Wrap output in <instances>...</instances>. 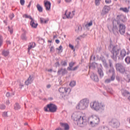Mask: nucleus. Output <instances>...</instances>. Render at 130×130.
<instances>
[{
    "mask_svg": "<svg viewBox=\"0 0 130 130\" xmlns=\"http://www.w3.org/2000/svg\"><path fill=\"white\" fill-rule=\"evenodd\" d=\"M71 14H72V13L71 12H69L68 15H67V17L63 16L62 19H63L64 20L66 19H69V18H71V19H72L73 17H71Z\"/></svg>",
    "mask_w": 130,
    "mask_h": 130,
    "instance_id": "2f4dec72",
    "label": "nucleus"
},
{
    "mask_svg": "<svg viewBox=\"0 0 130 130\" xmlns=\"http://www.w3.org/2000/svg\"><path fill=\"white\" fill-rule=\"evenodd\" d=\"M44 110L46 112H56L57 106L54 104L50 103L44 107Z\"/></svg>",
    "mask_w": 130,
    "mask_h": 130,
    "instance_id": "0eeeda50",
    "label": "nucleus"
},
{
    "mask_svg": "<svg viewBox=\"0 0 130 130\" xmlns=\"http://www.w3.org/2000/svg\"><path fill=\"white\" fill-rule=\"evenodd\" d=\"M69 67L67 68V71H72L73 69L72 68L75 66V62H71L69 63Z\"/></svg>",
    "mask_w": 130,
    "mask_h": 130,
    "instance_id": "412c9836",
    "label": "nucleus"
},
{
    "mask_svg": "<svg viewBox=\"0 0 130 130\" xmlns=\"http://www.w3.org/2000/svg\"><path fill=\"white\" fill-rule=\"evenodd\" d=\"M45 20V19H44V18L40 17V21L41 24H43Z\"/></svg>",
    "mask_w": 130,
    "mask_h": 130,
    "instance_id": "37998d69",
    "label": "nucleus"
},
{
    "mask_svg": "<svg viewBox=\"0 0 130 130\" xmlns=\"http://www.w3.org/2000/svg\"><path fill=\"white\" fill-rule=\"evenodd\" d=\"M60 65L62 67H67L68 66V60H61L60 61Z\"/></svg>",
    "mask_w": 130,
    "mask_h": 130,
    "instance_id": "b1692460",
    "label": "nucleus"
},
{
    "mask_svg": "<svg viewBox=\"0 0 130 130\" xmlns=\"http://www.w3.org/2000/svg\"><path fill=\"white\" fill-rule=\"evenodd\" d=\"M105 3L107 5H109V4H111V0H105Z\"/></svg>",
    "mask_w": 130,
    "mask_h": 130,
    "instance_id": "49530a36",
    "label": "nucleus"
},
{
    "mask_svg": "<svg viewBox=\"0 0 130 130\" xmlns=\"http://www.w3.org/2000/svg\"><path fill=\"white\" fill-rule=\"evenodd\" d=\"M3 36H2L1 35H0V47H2V45H3Z\"/></svg>",
    "mask_w": 130,
    "mask_h": 130,
    "instance_id": "4c0bfd02",
    "label": "nucleus"
},
{
    "mask_svg": "<svg viewBox=\"0 0 130 130\" xmlns=\"http://www.w3.org/2000/svg\"><path fill=\"white\" fill-rule=\"evenodd\" d=\"M116 80H117V81H118V82H119L120 81V78L119 77V76H116Z\"/></svg>",
    "mask_w": 130,
    "mask_h": 130,
    "instance_id": "680f3d73",
    "label": "nucleus"
},
{
    "mask_svg": "<svg viewBox=\"0 0 130 130\" xmlns=\"http://www.w3.org/2000/svg\"><path fill=\"white\" fill-rule=\"evenodd\" d=\"M35 46H33V45H30V46H28V49L31 50V48H33V47H35V45H36V44H35V43H34Z\"/></svg>",
    "mask_w": 130,
    "mask_h": 130,
    "instance_id": "09e8293b",
    "label": "nucleus"
},
{
    "mask_svg": "<svg viewBox=\"0 0 130 130\" xmlns=\"http://www.w3.org/2000/svg\"><path fill=\"white\" fill-rule=\"evenodd\" d=\"M14 17H15V15L14 14V13H12V14L10 16V20H13V18H14Z\"/></svg>",
    "mask_w": 130,
    "mask_h": 130,
    "instance_id": "5fc2aeb1",
    "label": "nucleus"
},
{
    "mask_svg": "<svg viewBox=\"0 0 130 130\" xmlns=\"http://www.w3.org/2000/svg\"><path fill=\"white\" fill-rule=\"evenodd\" d=\"M20 3L21 6H24L25 5V0H20Z\"/></svg>",
    "mask_w": 130,
    "mask_h": 130,
    "instance_id": "8fccbe9b",
    "label": "nucleus"
},
{
    "mask_svg": "<svg viewBox=\"0 0 130 130\" xmlns=\"http://www.w3.org/2000/svg\"><path fill=\"white\" fill-rule=\"evenodd\" d=\"M105 89H106V90H107V91L108 93H110V94H112V92H113L112 88H111L109 87H105Z\"/></svg>",
    "mask_w": 130,
    "mask_h": 130,
    "instance_id": "a878e982",
    "label": "nucleus"
},
{
    "mask_svg": "<svg viewBox=\"0 0 130 130\" xmlns=\"http://www.w3.org/2000/svg\"><path fill=\"white\" fill-rule=\"evenodd\" d=\"M20 108H21V107L20 106V105H19V104H18V103H16L15 105H14V109L15 110H18V109H20Z\"/></svg>",
    "mask_w": 130,
    "mask_h": 130,
    "instance_id": "cd10ccee",
    "label": "nucleus"
},
{
    "mask_svg": "<svg viewBox=\"0 0 130 130\" xmlns=\"http://www.w3.org/2000/svg\"><path fill=\"white\" fill-rule=\"evenodd\" d=\"M112 53L111 56V58L115 62L117 61V56L120 52V56H118V59H123V58L125 55H126V51L124 50H122L120 51V49L118 47V45L114 46L112 48V50L110 51Z\"/></svg>",
    "mask_w": 130,
    "mask_h": 130,
    "instance_id": "f03ea898",
    "label": "nucleus"
},
{
    "mask_svg": "<svg viewBox=\"0 0 130 130\" xmlns=\"http://www.w3.org/2000/svg\"><path fill=\"white\" fill-rule=\"evenodd\" d=\"M88 106H89V100L84 99L83 100L80 101V102L77 105L76 109L84 110L88 108Z\"/></svg>",
    "mask_w": 130,
    "mask_h": 130,
    "instance_id": "423d86ee",
    "label": "nucleus"
},
{
    "mask_svg": "<svg viewBox=\"0 0 130 130\" xmlns=\"http://www.w3.org/2000/svg\"><path fill=\"white\" fill-rule=\"evenodd\" d=\"M120 11H122L124 13H128V10L127 9V8H120Z\"/></svg>",
    "mask_w": 130,
    "mask_h": 130,
    "instance_id": "c756f323",
    "label": "nucleus"
},
{
    "mask_svg": "<svg viewBox=\"0 0 130 130\" xmlns=\"http://www.w3.org/2000/svg\"><path fill=\"white\" fill-rule=\"evenodd\" d=\"M67 74H68V71L66 68H61V69L58 70V71H57L58 76H59L60 75H62V76H64V75H67Z\"/></svg>",
    "mask_w": 130,
    "mask_h": 130,
    "instance_id": "f8f14e48",
    "label": "nucleus"
},
{
    "mask_svg": "<svg viewBox=\"0 0 130 130\" xmlns=\"http://www.w3.org/2000/svg\"><path fill=\"white\" fill-rule=\"evenodd\" d=\"M111 82V80L110 79H107L105 80V83H107L108 84L110 83Z\"/></svg>",
    "mask_w": 130,
    "mask_h": 130,
    "instance_id": "864d4df0",
    "label": "nucleus"
},
{
    "mask_svg": "<svg viewBox=\"0 0 130 130\" xmlns=\"http://www.w3.org/2000/svg\"><path fill=\"white\" fill-rule=\"evenodd\" d=\"M39 42L41 44H43L45 42V40L44 39H42V38H39Z\"/></svg>",
    "mask_w": 130,
    "mask_h": 130,
    "instance_id": "72a5a7b5",
    "label": "nucleus"
},
{
    "mask_svg": "<svg viewBox=\"0 0 130 130\" xmlns=\"http://www.w3.org/2000/svg\"><path fill=\"white\" fill-rule=\"evenodd\" d=\"M55 130H63V128H60V127H58L56 128Z\"/></svg>",
    "mask_w": 130,
    "mask_h": 130,
    "instance_id": "774afa93",
    "label": "nucleus"
},
{
    "mask_svg": "<svg viewBox=\"0 0 130 130\" xmlns=\"http://www.w3.org/2000/svg\"><path fill=\"white\" fill-rule=\"evenodd\" d=\"M100 2H101V0H95V5L96 6H98L100 5Z\"/></svg>",
    "mask_w": 130,
    "mask_h": 130,
    "instance_id": "e433bc0d",
    "label": "nucleus"
},
{
    "mask_svg": "<svg viewBox=\"0 0 130 130\" xmlns=\"http://www.w3.org/2000/svg\"><path fill=\"white\" fill-rule=\"evenodd\" d=\"M56 68H57V67H59L60 66V64L59 63V61H57L55 63Z\"/></svg>",
    "mask_w": 130,
    "mask_h": 130,
    "instance_id": "3c124183",
    "label": "nucleus"
},
{
    "mask_svg": "<svg viewBox=\"0 0 130 130\" xmlns=\"http://www.w3.org/2000/svg\"><path fill=\"white\" fill-rule=\"evenodd\" d=\"M125 62H126V63H130V57L127 56L125 58Z\"/></svg>",
    "mask_w": 130,
    "mask_h": 130,
    "instance_id": "c9c22d12",
    "label": "nucleus"
},
{
    "mask_svg": "<svg viewBox=\"0 0 130 130\" xmlns=\"http://www.w3.org/2000/svg\"><path fill=\"white\" fill-rule=\"evenodd\" d=\"M100 60H101L103 66H104V68L107 70V74H112L111 77V81H114V80H115V69H114L112 60L110 59H109L108 63H107L105 57L101 56L100 57Z\"/></svg>",
    "mask_w": 130,
    "mask_h": 130,
    "instance_id": "f257e3e1",
    "label": "nucleus"
},
{
    "mask_svg": "<svg viewBox=\"0 0 130 130\" xmlns=\"http://www.w3.org/2000/svg\"><path fill=\"white\" fill-rule=\"evenodd\" d=\"M48 21H49V19H45L44 20V24H47V23H48Z\"/></svg>",
    "mask_w": 130,
    "mask_h": 130,
    "instance_id": "4d7b16f0",
    "label": "nucleus"
},
{
    "mask_svg": "<svg viewBox=\"0 0 130 130\" xmlns=\"http://www.w3.org/2000/svg\"><path fill=\"white\" fill-rule=\"evenodd\" d=\"M61 97L63 99H64V100H69V99L70 98V97L69 96V95H66V94H62L61 95Z\"/></svg>",
    "mask_w": 130,
    "mask_h": 130,
    "instance_id": "7c9ffc66",
    "label": "nucleus"
},
{
    "mask_svg": "<svg viewBox=\"0 0 130 130\" xmlns=\"http://www.w3.org/2000/svg\"><path fill=\"white\" fill-rule=\"evenodd\" d=\"M116 23L117 24V20L115 19H114V20H113V22H112L113 25H116Z\"/></svg>",
    "mask_w": 130,
    "mask_h": 130,
    "instance_id": "a18cd8bd",
    "label": "nucleus"
},
{
    "mask_svg": "<svg viewBox=\"0 0 130 130\" xmlns=\"http://www.w3.org/2000/svg\"><path fill=\"white\" fill-rule=\"evenodd\" d=\"M44 5L46 8V11H50V9L51 8V3L50 2L46 1V2H44Z\"/></svg>",
    "mask_w": 130,
    "mask_h": 130,
    "instance_id": "2eb2a0df",
    "label": "nucleus"
},
{
    "mask_svg": "<svg viewBox=\"0 0 130 130\" xmlns=\"http://www.w3.org/2000/svg\"><path fill=\"white\" fill-rule=\"evenodd\" d=\"M67 13H68V10H66L65 13L64 14V17H65V18H67V16H68V15L67 14Z\"/></svg>",
    "mask_w": 130,
    "mask_h": 130,
    "instance_id": "69168bd1",
    "label": "nucleus"
},
{
    "mask_svg": "<svg viewBox=\"0 0 130 130\" xmlns=\"http://www.w3.org/2000/svg\"><path fill=\"white\" fill-rule=\"evenodd\" d=\"M50 52H54V47L53 46H51L50 49Z\"/></svg>",
    "mask_w": 130,
    "mask_h": 130,
    "instance_id": "de8ad7c7",
    "label": "nucleus"
},
{
    "mask_svg": "<svg viewBox=\"0 0 130 130\" xmlns=\"http://www.w3.org/2000/svg\"><path fill=\"white\" fill-rule=\"evenodd\" d=\"M37 9L39 13H42L43 12V8L42 7L40 4H38L36 6Z\"/></svg>",
    "mask_w": 130,
    "mask_h": 130,
    "instance_id": "4be33fe9",
    "label": "nucleus"
},
{
    "mask_svg": "<svg viewBox=\"0 0 130 130\" xmlns=\"http://www.w3.org/2000/svg\"><path fill=\"white\" fill-rule=\"evenodd\" d=\"M115 68L116 71L120 74H123L125 73V67L121 63H116L115 64Z\"/></svg>",
    "mask_w": 130,
    "mask_h": 130,
    "instance_id": "6e6552de",
    "label": "nucleus"
},
{
    "mask_svg": "<svg viewBox=\"0 0 130 130\" xmlns=\"http://www.w3.org/2000/svg\"><path fill=\"white\" fill-rule=\"evenodd\" d=\"M82 26H78V31H82Z\"/></svg>",
    "mask_w": 130,
    "mask_h": 130,
    "instance_id": "0e129e2a",
    "label": "nucleus"
},
{
    "mask_svg": "<svg viewBox=\"0 0 130 130\" xmlns=\"http://www.w3.org/2000/svg\"><path fill=\"white\" fill-rule=\"evenodd\" d=\"M78 68H79V66H76L75 67H74V68H73L71 71H77V70H78Z\"/></svg>",
    "mask_w": 130,
    "mask_h": 130,
    "instance_id": "603ef678",
    "label": "nucleus"
},
{
    "mask_svg": "<svg viewBox=\"0 0 130 130\" xmlns=\"http://www.w3.org/2000/svg\"><path fill=\"white\" fill-rule=\"evenodd\" d=\"M90 77L91 80L94 82H99V78H98V76H97L96 74H94V73H92Z\"/></svg>",
    "mask_w": 130,
    "mask_h": 130,
    "instance_id": "4468645a",
    "label": "nucleus"
},
{
    "mask_svg": "<svg viewBox=\"0 0 130 130\" xmlns=\"http://www.w3.org/2000/svg\"><path fill=\"white\" fill-rule=\"evenodd\" d=\"M93 25V21L91 20L88 23L85 25L86 28H88V27H91Z\"/></svg>",
    "mask_w": 130,
    "mask_h": 130,
    "instance_id": "473e14b6",
    "label": "nucleus"
},
{
    "mask_svg": "<svg viewBox=\"0 0 130 130\" xmlns=\"http://www.w3.org/2000/svg\"><path fill=\"white\" fill-rule=\"evenodd\" d=\"M92 121L90 122V124L92 126H97L100 122V119L96 116H92Z\"/></svg>",
    "mask_w": 130,
    "mask_h": 130,
    "instance_id": "1a4fd4ad",
    "label": "nucleus"
},
{
    "mask_svg": "<svg viewBox=\"0 0 130 130\" xmlns=\"http://www.w3.org/2000/svg\"><path fill=\"white\" fill-rule=\"evenodd\" d=\"M55 42H56V43L57 44H59V42H60L59 40H58V39L55 40Z\"/></svg>",
    "mask_w": 130,
    "mask_h": 130,
    "instance_id": "338daca9",
    "label": "nucleus"
},
{
    "mask_svg": "<svg viewBox=\"0 0 130 130\" xmlns=\"http://www.w3.org/2000/svg\"><path fill=\"white\" fill-rule=\"evenodd\" d=\"M90 108L95 111H103L105 109V105L102 103L94 101L90 103Z\"/></svg>",
    "mask_w": 130,
    "mask_h": 130,
    "instance_id": "39448f33",
    "label": "nucleus"
},
{
    "mask_svg": "<svg viewBox=\"0 0 130 130\" xmlns=\"http://www.w3.org/2000/svg\"><path fill=\"white\" fill-rule=\"evenodd\" d=\"M8 31H10L11 34H12L13 30L11 29V27L10 26H8Z\"/></svg>",
    "mask_w": 130,
    "mask_h": 130,
    "instance_id": "13d9d810",
    "label": "nucleus"
},
{
    "mask_svg": "<svg viewBox=\"0 0 130 130\" xmlns=\"http://www.w3.org/2000/svg\"><path fill=\"white\" fill-rule=\"evenodd\" d=\"M6 43H7V44H8V45H11V41H10V40H7V41H6Z\"/></svg>",
    "mask_w": 130,
    "mask_h": 130,
    "instance_id": "bf43d9fd",
    "label": "nucleus"
},
{
    "mask_svg": "<svg viewBox=\"0 0 130 130\" xmlns=\"http://www.w3.org/2000/svg\"><path fill=\"white\" fill-rule=\"evenodd\" d=\"M110 10H111L110 6L105 5L101 13V15L102 16H105V15H107V14L109 13V11H110Z\"/></svg>",
    "mask_w": 130,
    "mask_h": 130,
    "instance_id": "9b49d317",
    "label": "nucleus"
},
{
    "mask_svg": "<svg viewBox=\"0 0 130 130\" xmlns=\"http://www.w3.org/2000/svg\"><path fill=\"white\" fill-rule=\"evenodd\" d=\"M6 97H11V93H10V92H7L6 93Z\"/></svg>",
    "mask_w": 130,
    "mask_h": 130,
    "instance_id": "e2e57ef3",
    "label": "nucleus"
},
{
    "mask_svg": "<svg viewBox=\"0 0 130 130\" xmlns=\"http://www.w3.org/2000/svg\"><path fill=\"white\" fill-rule=\"evenodd\" d=\"M3 117H8V112H4L2 114Z\"/></svg>",
    "mask_w": 130,
    "mask_h": 130,
    "instance_id": "a19ab883",
    "label": "nucleus"
},
{
    "mask_svg": "<svg viewBox=\"0 0 130 130\" xmlns=\"http://www.w3.org/2000/svg\"><path fill=\"white\" fill-rule=\"evenodd\" d=\"M2 54L4 56H8L10 54V51L9 50H3L2 51Z\"/></svg>",
    "mask_w": 130,
    "mask_h": 130,
    "instance_id": "5701e85b",
    "label": "nucleus"
},
{
    "mask_svg": "<svg viewBox=\"0 0 130 130\" xmlns=\"http://www.w3.org/2000/svg\"><path fill=\"white\" fill-rule=\"evenodd\" d=\"M71 91L70 89L66 88V87H60L58 89V91L60 93H61V96L63 95L64 93H68V91Z\"/></svg>",
    "mask_w": 130,
    "mask_h": 130,
    "instance_id": "ddd939ff",
    "label": "nucleus"
},
{
    "mask_svg": "<svg viewBox=\"0 0 130 130\" xmlns=\"http://www.w3.org/2000/svg\"><path fill=\"white\" fill-rule=\"evenodd\" d=\"M121 93L123 97H127V95H130V92L127 90H124L122 91Z\"/></svg>",
    "mask_w": 130,
    "mask_h": 130,
    "instance_id": "aec40b11",
    "label": "nucleus"
},
{
    "mask_svg": "<svg viewBox=\"0 0 130 130\" xmlns=\"http://www.w3.org/2000/svg\"><path fill=\"white\" fill-rule=\"evenodd\" d=\"M23 18H25V19H30V20H31L33 19L32 17L30 15H28L27 14H24L23 15Z\"/></svg>",
    "mask_w": 130,
    "mask_h": 130,
    "instance_id": "c85d7f7f",
    "label": "nucleus"
},
{
    "mask_svg": "<svg viewBox=\"0 0 130 130\" xmlns=\"http://www.w3.org/2000/svg\"><path fill=\"white\" fill-rule=\"evenodd\" d=\"M34 80V78L33 77V76L29 75L27 80L25 82V85L28 86V85H29V84H31V83L33 82Z\"/></svg>",
    "mask_w": 130,
    "mask_h": 130,
    "instance_id": "dca6fc26",
    "label": "nucleus"
},
{
    "mask_svg": "<svg viewBox=\"0 0 130 130\" xmlns=\"http://www.w3.org/2000/svg\"><path fill=\"white\" fill-rule=\"evenodd\" d=\"M61 127H63V130L70 129V125L67 123H60Z\"/></svg>",
    "mask_w": 130,
    "mask_h": 130,
    "instance_id": "a211bd4d",
    "label": "nucleus"
},
{
    "mask_svg": "<svg viewBox=\"0 0 130 130\" xmlns=\"http://www.w3.org/2000/svg\"><path fill=\"white\" fill-rule=\"evenodd\" d=\"M21 39H22V40H24L25 41H26V40H27V36H26V34L22 33L21 36Z\"/></svg>",
    "mask_w": 130,
    "mask_h": 130,
    "instance_id": "bb28decb",
    "label": "nucleus"
},
{
    "mask_svg": "<svg viewBox=\"0 0 130 130\" xmlns=\"http://www.w3.org/2000/svg\"><path fill=\"white\" fill-rule=\"evenodd\" d=\"M109 124L114 127V128H118L119 127L120 123L116 119H113L110 122H109Z\"/></svg>",
    "mask_w": 130,
    "mask_h": 130,
    "instance_id": "9d476101",
    "label": "nucleus"
},
{
    "mask_svg": "<svg viewBox=\"0 0 130 130\" xmlns=\"http://www.w3.org/2000/svg\"><path fill=\"white\" fill-rule=\"evenodd\" d=\"M98 73L100 77V78H103L104 76V73H103V70L101 68H98Z\"/></svg>",
    "mask_w": 130,
    "mask_h": 130,
    "instance_id": "6ab92c4d",
    "label": "nucleus"
},
{
    "mask_svg": "<svg viewBox=\"0 0 130 130\" xmlns=\"http://www.w3.org/2000/svg\"><path fill=\"white\" fill-rule=\"evenodd\" d=\"M95 59H96V57L94 55H92L90 56V60H94V61H95Z\"/></svg>",
    "mask_w": 130,
    "mask_h": 130,
    "instance_id": "c03bdc74",
    "label": "nucleus"
},
{
    "mask_svg": "<svg viewBox=\"0 0 130 130\" xmlns=\"http://www.w3.org/2000/svg\"><path fill=\"white\" fill-rule=\"evenodd\" d=\"M69 47L70 48H71V49L72 50H74V51H75L76 50V49L75 48V47H74V46L73 45L71 44H69Z\"/></svg>",
    "mask_w": 130,
    "mask_h": 130,
    "instance_id": "79ce46f5",
    "label": "nucleus"
},
{
    "mask_svg": "<svg viewBox=\"0 0 130 130\" xmlns=\"http://www.w3.org/2000/svg\"><path fill=\"white\" fill-rule=\"evenodd\" d=\"M69 85L71 87H75L76 86V81H72Z\"/></svg>",
    "mask_w": 130,
    "mask_h": 130,
    "instance_id": "f704fd0d",
    "label": "nucleus"
},
{
    "mask_svg": "<svg viewBox=\"0 0 130 130\" xmlns=\"http://www.w3.org/2000/svg\"><path fill=\"white\" fill-rule=\"evenodd\" d=\"M30 25L31 28H34V29H36L38 26V23H35V20L32 18L30 22Z\"/></svg>",
    "mask_w": 130,
    "mask_h": 130,
    "instance_id": "f3484780",
    "label": "nucleus"
},
{
    "mask_svg": "<svg viewBox=\"0 0 130 130\" xmlns=\"http://www.w3.org/2000/svg\"><path fill=\"white\" fill-rule=\"evenodd\" d=\"M56 49V50H59V51L61 50V52H62V46L60 45L59 47L57 48Z\"/></svg>",
    "mask_w": 130,
    "mask_h": 130,
    "instance_id": "ea45409f",
    "label": "nucleus"
},
{
    "mask_svg": "<svg viewBox=\"0 0 130 130\" xmlns=\"http://www.w3.org/2000/svg\"><path fill=\"white\" fill-rule=\"evenodd\" d=\"M103 130H110L109 129V128H108L107 126H104L103 127Z\"/></svg>",
    "mask_w": 130,
    "mask_h": 130,
    "instance_id": "052dcab7",
    "label": "nucleus"
},
{
    "mask_svg": "<svg viewBox=\"0 0 130 130\" xmlns=\"http://www.w3.org/2000/svg\"><path fill=\"white\" fill-rule=\"evenodd\" d=\"M71 117L73 118L74 121H77V125H80L81 127H84L87 124L86 119H84V117H82L80 114H73L72 115Z\"/></svg>",
    "mask_w": 130,
    "mask_h": 130,
    "instance_id": "7ed1b4c3",
    "label": "nucleus"
},
{
    "mask_svg": "<svg viewBox=\"0 0 130 130\" xmlns=\"http://www.w3.org/2000/svg\"><path fill=\"white\" fill-rule=\"evenodd\" d=\"M125 19V16L123 15H117V25H119V32L121 35H123L125 33V25L123 24L120 23V21L121 22H124V19Z\"/></svg>",
    "mask_w": 130,
    "mask_h": 130,
    "instance_id": "20e7f679",
    "label": "nucleus"
},
{
    "mask_svg": "<svg viewBox=\"0 0 130 130\" xmlns=\"http://www.w3.org/2000/svg\"><path fill=\"white\" fill-rule=\"evenodd\" d=\"M97 64V63L95 62H93L91 64V67L93 68V69H96V66Z\"/></svg>",
    "mask_w": 130,
    "mask_h": 130,
    "instance_id": "58836bf2",
    "label": "nucleus"
},
{
    "mask_svg": "<svg viewBox=\"0 0 130 130\" xmlns=\"http://www.w3.org/2000/svg\"><path fill=\"white\" fill-rule=\"evenodd\" d=\"M118 28H117V26L116 25H113V28L112 31L113 32L114 34H115V32H117Z\"/></svg>",
    "mask_w": 130,
    "mask_h": 130,
    "instance_id": "393cba45",
    "label": "nucleus"
},
{
    "mask_svg": "<svg viewBox=\"0 0 130 130\" xmlns=\"http://www.w3.org/2000/svg\"><path fill=\"white\" fill-rule=\"evenodd\" d=\"M0 108L1 109H6V106H5V105H2L0 106Z\"/></svg>",
    "mask_w": 130,
    "mask_h": 130,
    "instance_id": "6e6d98bb",
    "label": "nucleus"
}]
</instances>
